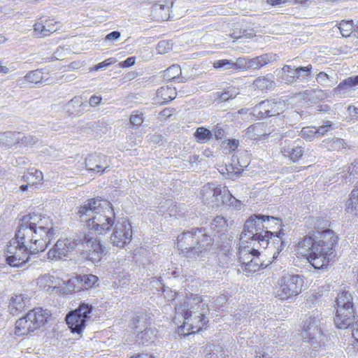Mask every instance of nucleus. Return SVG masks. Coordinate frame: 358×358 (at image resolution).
Instances as JSON below:
<instances>
[{
    "instance_id": "f257e3e1",
    "label": "nucleus",
    "mask_w": 358,
    "mask_h": 358,
    "mask_svg": "<svg viewBox=\"0 0 358 358\" xmlns=\"http://www.w3.org/2000/svg\"><path fill=\"white\" fill-rule=\"evenodd\" d=\"M175 309V320L180 322V318L182 320V324L178 328L180 335L187 336L199 332L208 322L209 308L200 296L185 299L182 302L176 303Z\"/></svg>"
},
{
    "instance_id": "f03ea898",
    "label": "nucleus",
    "mask_w": 358,
    "mask_h": 358,
    "mask_svg": "<svg viewBox=\"0 0 358 358\" xmlns=\"http://www.w3.org/2000/svg\"><path fill=\"white\" fill-rule=\"evenodd\" d=\"M110 203L106 199L93 198L88 199L79 210L80 222L87 224H114L108 215L113 213Z\"/></svg>"
},
{
    "instance_id": "7ed1b4c3",
    "label": "nucleus",
    "mask_w": 358,
    "mask_h": 358,
    "mask_svg": "<svg viewBox=\"0 0 358 358\" xmlns=\"http://www.w3.org/2000/svg\"><path fill=\"white\" fill-rule=\"evenodd\" d=\"M313 236L314 241H315V246L313 248V252L316 255H319V257L313 259L315 264L317 267L326 266L329 259L332 257L333 255V246L337 241V236L333 230L329 229H325L321 230L317 229L315 231H313Z\"/></svg>"
},
{
    "instance_id": "20e7f679",
    "label": "nucleus",
    "mask_w": 358,
    "mask_h": 358,
    "mask_svg": "<svg viewBox=\"0 0 358 358\" xmlns=\"http://www.w3.org/2000/svg\"><path fill=\"white\" fill-rule=\"evenodd\" d=\"M60 234V229L58 227H45L43 225H20L17 231L15 238L24 244L29 241L37 243L43 241L47 247L52 239L57 237Z\"/></svg>"
},
{
    "instance_id": "39448f33",
    "label": "nucleus",
    "mask_w": 358,
    "mask_h": 358,
    "mask_svg": "<svg viewBox=\"0 0 358 358\" xmlns=\"http://www.w3.org/2000/svg\"><path fill=\"white\" fill-rule=\"evenodd\" d=\"M322 320L321 313L316 310L306 315L303 321L302 332L303 341L310 343L314 348L321 347L326 340L321 329Z\"/></svg>"
},
{
    "instance_id": "423d86ee",
    "label": "nucleus",
    "mask_w": 358,
    "mask_h": 358,
    "mask_svg": "<svg viewBox=\"0 0 358 358\" xmlns=\"http://www.w3.org/2000/svg\"><path fill=\"white\" fill-rule=\"evenodd\" d=\"M303 280L299 275L285 273L277 282L275 296L281 300H288L299 295L302 290Z\"/></svg>"
},
{
    "instance_id": "0eeeda50",
    "label": "nucleus",
    "mask_w": 358,
    "mask_h": 358,
    "mask_svg": "<svg viewBox=\"0 0 358 358\" xmlns=\"http://www.w3.org/2000/svg\"><path fill=\"white\" fill-rule=\"evenodd\" d=\"M84 235H73L72 238L59 239L48 252V257L50 259H62L66 257L71 252L78 246H83V241H87Z\"/></svg>"
},
{
    "instance_id": "6e6552de",
    "label": "nucleus",
    "mask_w": 358,
    "mask_h": 358,
    "mask_svg": "<svg viewBox=\"0 0 358 358\" xmlns=\"http://www.w3.org/2000/svg\"><path fill=\"white\" fill-rule=\"evenodd\" d=\"M92 309V306L83 303L76 310L66 315V322L72 332L81 334L90 320V314Z\"/></svg>"
},
{
    "instance_id": "1a4fd4ad",
    "label": "nucleus",
    "mask_w": 358,
    "mask_h": 358,
    "mask_svg": "<svg viewBox=\"0 0 358 358\" xmlns=\"http://www.w3.org/2000/svg\"><path fill=\"white\" fill-rule=\"evenodd\" d=\"M78 235H84L86 239H89L87 241H83V246H78V250L80 251L81 255L92 263L100 262L106 254V247L100 241L94 238L89 234H86V232L80 233Z\"/></svg>"
},
{
    "instance_id": "9d476101",
    "label": "nucleus",
    "mask_w": 358,
    "mask_h": 358,
    "mask_svg": "<svg viewBox=\"0 0 358 358\" xmlns=\"http://www.w3.org/2000/svg\"><path fill=\"white\" fill-rule=\"evenodd\" d=\"M29 251L24 242L13 238L6 248V262L11 266L20 267L29 259Z\"/></svg>"
},
{
    "instance_id": "9b49d317",
    "label": "nucleus",
    "mask_w": 358,
    "mask_h": 358,
    "mask_svg": "<svg viewBox=\"0 0 358 358\" xmlns=\"http://www.w3.org/2000/svg\"><path fill=\"white\" fill-rule=\"evenodd\" d=\"M203 201L212 206L213 208H217L221 203L224 196H226L228 189L226 187H216L214 184L208 183L203 188Z\"/></svg>"
},
{
    "instance_id": "f8f14e48",
    "label": "nucleus",
    "mask_w": 358,
    "mask_h": 358,
    "mask_svg": "<svg viewBox=\"0 0 358 358\" xmlns=\"http://www.w3.org/2000/svg\"><path fill=\"white\" fill-rule=\"evenodd\" d=\"M285 108V103L280 100L267 99L261 101L255 106V111L259 117H266L280 115Z\"/></svg>"
},
{
    "instance_id": "ddd939ff",
    "label": "nucleus",
    "mask_w": 358,
    "mask_h": 358,
    "mask_svg": "<svg viewBox=\"0 0 358 358\" xmlns=\"http://www.w3.org/2000/svg\"><path fill=\"white\" fill-rule=\"evenodd\" d=\"M36 141V138L32 136H25L20 132L8 131L0 133V144L4 146H12L19 143L29 145L35 143Z\"/></svg>"
},
{
    "instance_id": "4468645a",
    "label": "nucleus",
    "mask_w": 358,
    "mask_h": 358,
    "mask_svg": "<svg viewBox=\"0 0 358 358\" xmlns=\"http://www.w3.org/2000/svg\"><path fill=\"white\" fill-rule=\"evenodd\" d=\"M131 225H115L110 235V241L114 246L123 248L131 241Z\"/></svg>"
},
{
    "instance_id": "2eb2a0df",
    "label": "nucleus",
    "mask_w": 358,
    "mask_h": 358,
    "mask_svg": "<svg viewBox=\"0 0 358 358\" xmlns=\"http://www.w3.org/2000/svg\"><path fill=\"white\" fill-rule=\"evenodd\" d=\"M315 246V241H314V237L313 236L312 232L310 233L308 236H305L302 241H300L297 246V253L301 255L302 256L306 257L308 261L310 264L317 269L323 268V267H317L315 262H313V259H315L314 256L319 257V255H315L313 252V248Z\"/></svg>"
},
{
    "instance_id": "dca6fc26",
    "label": "nucleus",
    "mask_w": 358,
    "mask_h": 358,
    "mask_svg": "<svg viewBox=\"0 0 358 358\" xmlns=\"http://www.w3.org/2000/svg\"><path fill=\"white\" fill-rule=\"evenodd\" d=\"M353 308H344L336 306V313L334 323L338 329H345L351 325L354 321Z\"/></svg>"
},
{
    "instance_id": "f3484780",
    "label": "nucleus",
    "mask_w": 358,
    "mask_h": 358,
    "mask_svg": "<svg viewBox=\"0 0 358 358\" xmlns=\"http://www.w3.org/2000/svg\"><path fill=\"white\" fill-rule=\"evenodd\" d=\"M85 166L88 171L103 173L108 167L106 157L101 154H90L85 159Z\"/></svg>"
},
{
    "instance_id": "a211bd4d",
    "label": "nucleus",
    "mask_w": 358,
    "mask_h": 358,
    "mask_svg": "<svg viewBox=\"0 0 358 358\" xmlns=\"http://www.w3.org/2000/svg\"><path fill=\"white\" fill-rule=\"evenodd\" d=\"M273 129L268 128L264 122H258L249 127L245 131V136L251 140H261L270 135Z\"/></svg>"
},
{
    "instance_id": "6ab92c4d",
    "label": "nucleus",
    "mask_w": 358,
    "mask_h": 358,
    "mask_svg": "<svg viewBox=\"0 0 358 358\" xmlns=\"http://www.w3.org/2000/svg\"><path fill=\"white\" fill-rule=\"evenodd\" d=\"M300 141H296L293 143L291 141H285V145L281 148L284 156L290 158L294 162H297L303 154V148L299 145Z\"/></svg>"
},
{
    "instance_id": "aec40b11",
    "label": "nucleus",
    "mask_w": 358,
    "mask_h": 358,
    "mask_svg": "<svg viewBox=\"0 0 358 358\" xmlns=\"http://www.w3.org/2000/svg\"><path fill=\"white\" fill-rule=\"evenodd\" d=\"M211 244V238L210 236H204L203 240L199 242L197 245L192 248H185V250H182V251L185 254V255L191 259H197L201 257V255L203 252H206L208 250H209V246Z\"/></svg>"
},
{
    "instance_id": "412c9836",
    "label": "nucleus",
    "mask_w": 358,
    "mask_h": 358,
    "mask_svg": "<svg viewBox=\"0 0 358 358\" xmlns=\"http://www.w3.org/2000/svg\"><path fill=\"white\" fill-rule=\"evenodd\" d=\"M50 316V312L41 308H34L27 313V319L31 320L33 324L32 325L34 326L36 329L43 326Z\"/></svg>"
},
{
    "instance_id": "4be33fe9",
    "label": "nucleus",
    "mask_w": 358,
    "mask_h": 358,
    "mask_svg": "<svg viewBox=\"0 0 358 358\" xmlns=\"http://www.w3.org/2000/svg\"><path fill=\"white\" fill-rule=\"evenodd\" d=\"M177 92L175 87L163 86L156 92V101L159 104L166 103L176 98Z\"/></svg>"
},
{
    "instance_id": "5701e85b",
    "label": "nucleus",
    "mask_w": 358,
    "mask_h": 358,
    "mask_svg": "<svg viewBox=\"0 0 358 358\" xmlns=\"http://www.w3.org/2000/svg\"><path fill=\"white\" fill-rule=\"evenodd\" d=\"M32 324L31 320L27 319V314L24 317L20 318L16 321L15 331V334L17 336H24L34 331L36 329Z\"/></svg>"
},
{
    "instance_id": "b1692460",
    "label": "nucleus",
    "mask_w": 358,
    "mask_h": 358,
    "mask_svg": "<svg viewBox=\"0 0 358 358\" xmlns=\"http://www.w3.org/2000/svg\"><path fill=\"white\" fill-rule=\"evenodd\" d=\"M28 302V299L24 295L20 294H14L10 299L9 303V310L11 314L15 315L18 312L22 311L27 305Z\"/></svg>"
},
{
    "instance_id": "393cba45",
    "label": "nucleus",
    "mask_w": 358,
    "mask_h": 358,
    "mask_svg": "<svg viewBox=\"0 0 358 358\" xmlns=\"http://www.w3.org/2000/svg\"><path fill=\"white\" fill-rule=\"evenodd\" d=\"M239 259L241 265L246 264L250 259H255L260 254L257 248L252 247L251 245H241L239 247Z\"/></svg>"
},
{
    "instance_id": "a878e982",
    "label": "nucleus",
    "mask_w": 358,
    "mask_h": 358,
    "mask_svg": "<svg viewBox=\"0 0 358 358\" xmlns=\"http://www.w3.org/2000/svg\"><path fill=\"white\" fill-rule=\"evenodd\" d=\"M42 73L40 70L31 71L27 73L23 78L17 80V84L20 87H26L28 84H38L42 81Z\"/></svg>"
},
{
    "instance_id": "bb28decb",
    "label": "nucleus",
    "mask_w": 358,
    "mask_h": 358,
    "mask_svg": "<svg viewBox=\"0 0 358 358\" xmlns=\"http://www.w3.org/2000/svg\"><path fill=\"white\" fill-rule=\"evenodd\" d=\"M296 67L291 65H285L280 70V79L281 82L285 84H292L296 83Z\"/></svg>"
},
{
    "instance_id": "cd10ccee",
    "label": "nucleus",
    "mask_w": 358,
    "mask_h": 358,
    "mask_svg": "<svg viewBox=\"0 0 358 358\" xmlns=\"http://www.w3.org/2000/svg\"><path fill=\"white\" fill-rule=\"evenodd\" d=\"M253 85L260 90H271L275 85L274 77L272 74L266 76L259 77L254 82Z\"/></svg>"
},
{
    "instance_id": "c85d7f7f",
    "label": "nucleus",
    "mask_w": 358,
    "mask_h": 358,
    "mask_svg": "<svg viewBox=\"0 0 358 358\" xmlns=\"http://www.w3.org/2000/svg\"><path fill=\"white\" fill-rule=\"evenodd\" d=\"M37 284L41 289L45 291H49L50 289H55L58 285L55 278L50 274H46L40 277L37 280Z\"/></svg>"
},
{
    "instance_id": "c756f323",
    "label": "nucleus",
    "mask_w": 358,
    "mask_h": 358,
    "mask_svg": "<svg viewBox=\"0 0 358 358\" xmlns=\"http://www.w3.org/2000/svg\"><path fill=\"white\" fill-rule=\"evenodd\" d=\"M346 210L348 213L358 215V187L354 189L346 201Z\"/></svg>"
},
{
    "instance_id": "7c9ffc66",
    "label": "nucleus",
    "mask_w": 358,
    "mask_h": 358,
    "mask_svg": "<svg viewBox=\"0 0 358 358\" xmlns=\"http://www.w3.org/2000/svg\"><path fill=\"white\" fill-rule=\"evenodd\" d=\"M275 221L282 222V220L279 217L262 214H254L247 219L245 224H262L266 222H273Z\"/></svg>"
},
{
    "instance_id": "2f4dec72",
    "label": "nucleus",
    "mask_w": 358,
    "mask_h": 358,
    "mask_svg": "<svg viewBox=\"0 0 358 358\" xmlns=\"http://www.w3.org/2000/svg\"><path fill=\"white\" fill-rule=\"evenodd\" d=\"M336 306L344 308H353V297L348 291H343L338 293L336 297Z\"/></svg>"
},
{
    "instance_id": "473e14b6",
    "label": "nucleus",
    "mask_w": 358,
    "mask_h": 358,
    "mask_svg": "<svg viewBox=\"0 0 358 358\" xmlns=\"http://www.w3.org/2000/svg\"><path fill=\"white\" fill-rule=\"evenodd\" d=\"M313 66L308 64L306 66L296 67V83L305 82L311 78Z\"/></svg>"
},
{
    "instance_id": "72a5a7b5",
    "label": "nucleus",
    "mask_w": 358,
    "mask_h": 358,
    "mask_svg": "<svg viewBox=\"0 0 358 358\" xmlns=\"http://www.w3.org/2000/svg\"><path fill=\"white\" fill-rule=\"evenodd\" d=\"M273 235V234L269 231H264V235L260 233L259 235L256 236V240L251 246L257 248L258 250V246L264 249H266L270 244L269 238H271Z\"/></svg>"
},
{
    "instance_id": "f704fd0d",
    "label": "nucleus",
    "mask_w": 358,
    "mask_h": 358,
    "mask_svg": "<svg viewBox=\"0 0 358 358\" xmlns=\"http://www.w3.org/2000/svg\"><path fill=\"white\" fill-rule=\"evenodd\" d=\"M255 225H245V227L241 234V239L250 243L252 245L256 240V236L259 235L260 233L254 231Z\"/></svg>"
},
{
    "instance_id": "c9c22d12",
    "label": "nucleus",
    "mask_w": 358,
    "mask_h": 358,
    "mask_svg": "<svg viewBox=\"0 0 358 358\" xmlns=\"http://www.w3.org/2000/svg\"><path fill=\"white\" fill-rule=\"evenodd\" d=\"M23 178L24 181H26L29 185H34L43 180V173L39 170L31 169L26 173Z\"/></svg>"
},
{
    "instance_id": "e433bc0d",
    "label": "nucleus",
    "mask_w": 358,
    "mask_h": 358,
    "mask_svg": "<svg viewBox=\"0 0 358 358\" xmlns=\"http://www.w3.org/2000/svg\"><path fill=\"white\" fill-rule=\"evenodd\" d=\"M324 146L329 150L339 151L345 149V143L344 140L338 138H334L323 141Z\"/></svg>"
},
{
    "instance_id": "4c0bfd02",
    "label": "nucleus",
    "mask_w": 358,
    "mask_h": 358,
    "mask_svg": "<svg viewBox=\"0 0 358 358\" xmlns=\"http://www.w3.org/2000/svg\"><path fill=\"white\" fill-rule=\"evenodd\" d=\"M261 264L258 259V257L255 259H250L246 264L241 265V268L244 272L246 273L247 275L252 274V273L258 271L260 268Z\"/></svg>"
},
{
    "instance_id": "58836bf2",
    "label": "nucleus",
    "mask_w": 358,
    "mask_h": 358,
    "mask_svg": "<svg viewBox=\"0 0 358 358\" xmlns=\"http://www.w3.org/2000/svg\"><path fill=\"white\" fill-rule=\"evenodd\" d=\"M33 29L34 36L39 38L45 37L57 31V29H48L45 24L41 22L34 24Z\"/></svg>"
},
{
    "instance_id": "ea45409f",
    "label": "nucleus",
    "mask_w": 358,
    "mask_h": 358,
    "mask_svg": "<svg viewBox=\"0 0 358 358\" xmlns=\"http://www.w3.org/2000/svg\"><path fill=\"white\" fill-rule=\"evenodd\" d=\"M343 173L344 174L342 175L341 177L345 178L344 182H352L350 177L358 173V159L355 160L350 166L344 167Z\"/></svg>"
},
{
    "instance_id": "a19ab883",
    "label": "nucleus",
    "mask_w": 358,
    "mask_h": 358,
    "mask_svg": "<svg viewBox=\"0 0 358 358\" xmlns=\"http://www.w3.org/2000/svg\"><path fill=\"white\" fill-rule=\"evenodd\" d=\"M341 35L343 37H348L352 34V31L356 29L355 28L352 20H342L338 27Z\"/></svg>"
},
{
    "instance_id": "79ce46f5",
    "label": "nucleus",
    "mask_w": 358,
    "mask_h": 358,
    "mask_svg": "<svg viewBox=\"0 0 358 358\" xmlns=\"http://www.w3.org/2000/svg\"><path fill=\"white\" fill-rule=\"evenodd\" d=\"M155 336L152 329H148V327L143 330L137 332V338L143 344H148L152 342Z\"/></svg>"
},
{
    "instance_id": "37998d69",
    "label": "nucleus",
    "mask_w": 358,
    "mask_h": 358,
    "mask_svg": "<svg viewBox=\"0 0 358 358\" xmlns=\"http://www.w3.org/2000/svg\"><path fill=\"white\" fill-rule=\"evenodd\" d=\"M194 136L198 142L204 143L212 138L213 134L209 129L205 127H199L196 130Z\"/></svg>"
},
{
    "instance_id": "c03bdc74",
    "label": "nucleus",
    "mask_w": 358,
    "mask_h": 358,
    "mask_svg": "<svg viewBox=\"0 0 358 358\" xmlns=\"http://www.w3.org/2000/svg\"><path fill=\"white\" fill-rule=\"evenodd\" d=\"M42 220L38 212L29 213L20 218V224H37Z\"/></svg>"
},
{
    "instance_id": "a18cd8bd",
    "label": "nucleus",
    "mask_w": 358,
    "mask_h": 358,
    "mask_svg": "<svg viewBox=\"0 0 358 358\" xmlns=\"http://www.w3.org/2000/svg\"><path fill=\"white\" fill-rule=\"evenodd\" d=\"M222 203L231 206L236 210H240L242 206L241 201L232 196L229 190L227 192L226 196H224V199L222 200Z\"/></svg>"
},
{
    "instance_id": "49530a36",
    "label": "nucleus",
    "mask_w": 358,
    "mask_h": 358,
    "mask_svg": "<svg viewBox=\"0 0 358 358\" xmlns=\"http://www.w3.org/2000/svg\"><path fill=\"white\" fill-rule=\"evenodd\" d=\"M239 92L237 88L235 87H229L220 94L219 99L221 101H227L236 98Z\"/></svg>"
},
{
    "instance_id": "de8ad7c7",
    "label": "nucleus",
    "mask_w": 358,
    "mask_h": 358,
    "mask_svg": "<svg viewBox=\"0 0 358 358\" xmlns=\"http://www.w3.org/2000/svg\"><path fill=\"white\" fill-rule=\"evenodd\" d=\"M181 73V69L179 65L174 64L169 67L164 72V77L168 80L178 79Z\"/></svg>"
},
{
    "instance_id": "09e8293b",
    "label": "nucleus",
    "mask_w": 358,
    "mask_h": 358,
    "mask_svg": "<svg viewBox=\"0 0 358 358\" xmlns=\"http://www.w3.org/2000/svg\"><path fill=\"white\" fill-rule=\"evenodd\" d=\"M133 325L136 331H142L147 327L146 317L144 313H141L133 319Z\"/></svg>"
},
{
    "instance_id": "8fccbe9b",
    "label": "nucleus",
    "mask_w": 358,
    "mask_h": 358,
    "mask_svg": "<svg viewBox=\"0 0 358 358\" xmlns=\"http://www.w3.org/2000/svg\"><path fill=\"white\" fill-rule=\"evenodd\" d=\"M213 67L215 69H222L224 70L236 69V64L233 61L228 59H220L213 63Z\"/></svg>"
},
{
    "instance_id": "3c124183",
    "label": "nucleus",
    "mask_w": 358,
    "mask_h": 358,
    "mask_svg": "<svg viewBox=\"0 0 358 358\" xmlns=\"http://www.w3.org/2000/svg\"><path fill=\"white\" fill-rule=\"evenodd\" d=\"M317 82L322 86L330 87L333 85L329 75L324 72H320L316 77Z\"/></svg>"
},
{
    "instance_id": "603ef678",
    "label": "nucleus",
    "mask_w": 358,
    "mask_h": 358,
    "mask_svg": "<svg viewBox=\"0 0 358 358\" xmlns=\"http://www.w3.org/2000/svg\"><path fill=\"white\" fill-rule=\"evenodd\" d=\"M352 91V89H351L348 85H343L342 88H340V84L334 89L333 93L334 95L340 96L342 97H347L349 96L351 92Z\"/></svg>"
},
{
    "instance_id": "864d4df0",
    "label": "nucleus",
    "mask_w": 358,
    "mask_h": 358,
    "mask_svg": "<svg viewBox=\"0 0 358 358\" xmlns=\"http://www.w3.org/2000/svg\"><path fill=\"white\" fill-rule=\"evenodd\" d=\"M286 234L285 230L284 229H280L277 232V237L280 239V245L277 247V250L273 253V259H275L278 258L280 252L284 249L285 246V242L282 240V237Z\"/></svg>"
},
{
    "instance_id": "5fc2aeb1",
    "label": "nucleus",
    "mask_w": 358,
    "mask_h": 358,
    "mask_svg": "<svg viewBox=\"0 0 358 358\" xmlns=\"http://www.w3.org/2000/svg\"><path fill=\"white\" fill-rule=\"evenodd\" d=\"M301 136L303 138L310 141L313 137L317 136L315 127H303L301 131Z\"/></svg>"
},
{
    "instance_id": "6e6d98bb",
    "label": "nucleus",
    "mask_w": 358,
    "mask_h": 358,
    "mask_svg": "<svg viewBox=\"0 0 358 358\" xmlns=\"http://www.w3.org/2000/svg\"><path fill=\"white\" fill-rule=\"evenodd\" d=\"M144 120L143 114L138 111H134L129 118L130 122L134 126H140Z\"/></svg>"
},
{
    "instance_id": "4d7b16f0",
    "label": "nucleus",
    "mask_w": 358,
    "mask_h": 358,
    "mask_svg": "<svg viewBox=\"0 0 358 358\" xmlns=\"http://www.w3.org/2000/svg\"><path fill=\"white\" fill-rule=\"evenodd\" d=\"M257 57L261 67L276 60V55L273 54H264Z\"/></svg>"
},
{
    "instance_id": "13d9d810",
    "label": "nucleus",
    "mask_w": 358,
    "mask_h": 358,
    "mask_svg": "<svg viewBox=\"0 0 358 358\" xmlns=\"http://www.w3.org/2000/svg\"><path fill=\"white\" fill-rule=\"evenodd\" d=\"M227 125L217 124L213 130L214 136L217 140H221L226 136Z\"/></svg>"
},
{
    "instance_id": "bf43d9fd",
    "label": "nucleus",
    "mask_w": 358,
    "mask_h": 358,
    "mask_svg": "<svg viewBox=\"0 0 358 358\" xmlns=\"http://www.w3.org/2000/svg\"><path fill=\"white\" fill-rule=\"evenodd\" d=\"M98 280V277L92 274L85 275L82 277V281L84 282L86 288L94 286Z\"/></svg>"
},
{
    "instance_id": "052dcab7",
    "label": "nucleus",
    "mask_w": 358,
    "mask_h": 358,
    "mask_svg": "<svg viewBox=\"0 0 358 358\" xmlns=\"http://www.w3.org/2000/svg\"><path fill=\"white\" fill-rule=\"evenodd\" d=\"M349 86L352 90H355V87L358 85V75L355 76H350L343 80L340 83V88L343 87V85Z\"/></svg>"
},
{
    "instance_id": "680f3d73",
    "label": "nucleus",
    "mask_w": 358,
    "mask_h": 358,
    "mask_svg": "<svg viewBox=\"0 0 358 358\" xmlns=\"http://www.w3.org/2000/svg\"><path fill=\"white\" fill-rule=\"evenodd\" d=\"M156 49L159 54H164L172 49V45L167 41H161L158 43Z\"/></svg>"
},
{
    "instance_id": "e2e57ef3",
    "label": "nucleus",
    "mask_w": 358,
    "mask_h": 358,
    "mask_svg": "<svg viewBox=\"0 0 358 358\" xmlns=\"http://www.w3.org/2000/svg\"><path fill=\"white\" fill-rule=\"evenodd\" d=\"M116 62H117V59L114 57L108 58V59L104 60L103 62L98 64L97 65L94 66L92 68V70L99 71L101 69H106V68L111 66L112 64H115Z\"/></svg>"
},
{
    "instance_id": "0e129e2a",
    "label": "nucleus",
    "mask_w": 358,
    "mask_h": 358,
    "mask_svg": "<svg viewBox=\"0 0 358 358\" xmlns=\"http://www.w3.org/2000/svg\"><path fill=\"white\" fill-rule=\"evenodd\" d=\"M334 129L330 121H327L322 126L316 128L317 136H324L327 132Z\"/></svg>"
},
{
    "instance_id": "69168bd1",
    "label": "nucleus",
    "mask_w": 358,
    "mask_h": 358,
    "mask_svg": "<svg viewBox=\"0 0 358 358\" xmlns=\"http://www.w3.org/2000/svg\"><path fill=\"white\" fill-rule=\"evenodd\" d=\"M103 226L104 225H92V228H90L87 234H89L90 236L92 234L98 235L103 234L106 231L109 230L108 227L106 229H105Z\"/></svg>"
},
{
    "instance_id": "338daca9",
    "label": "nucleus",
    "mask_w": 358,
    "mask_h": 358,
    "mask_svg": "<svg viewBox=\"0 0 358 358\" xmlns=\"http://www.w3.org/2000/svg\"><path fill=\"white\" fill-rule=\"evenodd\" d=\"M227 171H228L229 174H230L231 177H233L234 176H238L242 173L243 169L238 167L234 168L232 165H230L227 167Z\"/></svg>"
},
{
    "instance_id": "774afa93",
    "label": "nucleus",
    "mask_w": 358,
    "mask_h": 358,
    "mask_svg": "<svg viewBox=\"0 0 358 358\" xmlns=\"http://www.w3.org/2000/svg\"><path fill=\"white\" fill-rule=\"evenodd\" d=\"M247 65L248 69H256L261 68L260 65L259 64V62L257 57L251 59L248 58Z\"/></svg>"
}]
</instances>
